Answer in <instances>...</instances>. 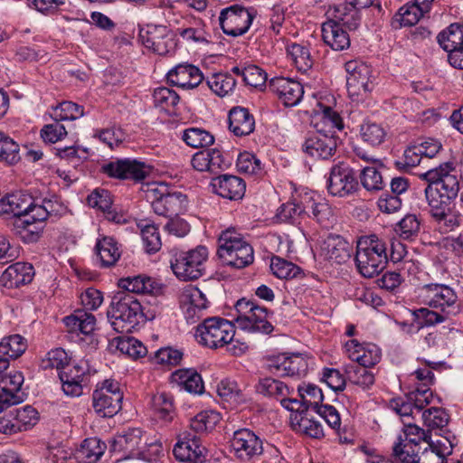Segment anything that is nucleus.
<instances>
[{"label": "nucleus", "instance_id": "473e14b6", "mask_svg": "<svg viewBox=\"0 0 463 463\" xmlns=\"http://www.w3.org/2000/svg\"><path fill=\"white\" fill-rule=\"evenodd\" d=\"M95 250L103 268L114 266L121 255L117 241L109 236L98 239Z\"/></svg>", "mask_w": 463, "mask_h": 463}, {"label": "nucleus", "instance_id": "37998d69", "mask_svg": "<svg viewBox=\"0 0 463 463\" xmlns=\"http://www.w3.org/2000/svg\"><path fill=\"white\" fill-rule=\"evenodd\" d=\"M26 348V341L22 335H12L4 337L0 342V356L16 359L24 353Z\"/></svg>", "mask_w": 463, "mask_h": 463}, {"label": "nucleus", "instance_id": "603ef678", "mask_svg": "<svg viewBox=\"0 0 463 463\" xmlns=\"http://www.w3.org/2000/svg\"><path fill=\"white\" fill-rule=\"evenodd\" d=\"M84 114L83 108L72 101H62L51 114L56 121L75 120Z\"/></svg>", "mask_w": 463, "mask_h": 463}, {"label": "nucleus", "instance_id": "c03bdc74", "mask_svg": "<svg viewBox=\"0 0 463 463\" xmlns=\"http://www.w3.org/2000/svg\"><path fill=\"white\" fill-rule=\"evenodd\" d=\"M350 359L355 362V365L371 368L381 360V350L375 345H368L364 349H355L351 352Z\"/></svg>", "mask_w": 463, "mask_h": 463}, {"label": "nucleus", "instance_id": "8fccbe9b", "mask_svg": "<svg viewBox=\"0 0 463 463\" xmlns=\"http://www.w3.org/2000/svg\"><path fill=\"white\" fill-rule=\"evenodd\" d=\"M270 269L277 278L284 279L298 278L302 273L298 266L277 256L271 259Z\"/></svg>", "mask_w": 463, "mask_h": 463}, {"label": "nucleus", "instance_id": "b1692460", "mask_svg": "<svg viewBox=\"0 0 463 463\" xmlns=\"http://www.w3.org/2000/svg\"><path fill=\"white\" fill-rule=\"evenodd\" d=\"M247 317H237L236 323L244 330L270 334L274 327L267 320L269 310L257 304Z\"/></svg>", "mask_w": 463, "mask_h": 463}, {"label": "nucleus", "instance_id": "5fc2aeb1", "mask_svg": "<svg viewBox=\"0 0 463 463\" xmlns=\"http://www.w3.org/2000/svg\"><path fill=\"white\" fill-rule=\"evenodd\" d=\"M145 250L147 253H156L161 249L162 243L157 228L153 224L138 223Z\"/></svg>", "mask_w": 463, "mask_h": 463}, {"label": "nucleus", "instance_id": "6e6552de", "mask_svg": "<svg viewBox=\"0 0 463 463\" xmlns=\"http://www.w3.org/2000/svg\"><path fill=\"white\" fill-rule=\"evenodd\" d=\"M420 297L430 307L455 316L459 312L456 292L445 284L430 283L420 288Z\"/></svg>", "mask_w": 463, "mask_h": 463}, {"label": "nucleus", "instance_id": "f8f14e48", "mask_svg": "<svg viewBox=\"0 0 463 463\" xmlns=\"http://www.w3.org/2000/svg\"><path fill=\"white\" fill-rule=\"evenodd\" d=\"M100 172L111 178L141 182L149 175L150 167L143 162L125 158L102 165Z\"/></svg>", "mask_w": 463, "mask_h": 463}, {"label": "nucleus", "instance_id": "de8ad7c7", "mask_svg": "<svg viewBox=\"0 0 463 463\" xmlns=\"http://www.w3.org/2000/svg\"><path fill=\"white\" fill-rule=\"evenodd\" d=\"M394 231L401 239L412 241L419 236L420 222L415 214H407L397 223Z\"/></svg>", "mask_w": 463, "mask_h": 463}, {"label": "nucleus", "instance_id": "c756f323", "mask_svg": "<svg viewBox=\"0 0 463 463\" xmlns=\"http://www.w3.org/2000/svg\"><path fill=\"white\" fill-rule=\"evenodd\" d=\"M322 38L324 43L334 51H343L350 46L348 33L338 24L327 20L322 24Z\"/></svg>", "mask_w": 463, "mask_h": 463}, {"label": "nucleus", "instance_id": "09e8293b", "mask_svg": "<svg viewBox=\"0 0 463 463\" xmlns=\"http://www.w3.org/2000/svg\"><path fill=\"white\" fill-rule=\"evenodd\" d=\"M206 85L216 95L224 97L236 86L235 79L228 73H214L207 79Z\"/></svg>", "mask_w": 463, "mask_h": 463}, {"label": "nucleus", "instance_id": "a878e982", "mask_svg": "<svg viewBox=\"0 0 463 463\" xmlns=\"http://www.w3.org/2000/svg\"><path fill=\"white\" fill-rule=\"evenodd\" d=\"M352 249L343 237L332 234L325 240L322 248L326 258L336 264L345 263L351 258Z\"/></svg>", "mask_w": 463, "mask_h": 463}, {"label": "nucleus", "instance_id": "6e6d98bb", "mask_svg": "<svg viewBox=\"0 0 463 463\" xmlns=\"http://www.w3.org/2000/svg\"><path fill=\"white\" fill-rule=\"evenodd\" d=\"M71 364V358L62 348H55L46 354V357L42 360L41 366L44 370L56 368L58 374L60 371L64 370L67 365Z\"/></svg>", "mask_w": 463, "mask_h": 463}, {"label": "nucleus", "instance_id": "ea45409f", "mask_svg": "<svg viewBox=\"0 0 463 463\" xmlns=\"http://www.w3.org/2000/svg\"><path fill=\"white\" fill-rule=\"evenodd\" d=\"M424 13L425 12L421 10L420 7H418L414 4L405 5L402 6L393 16L392 20V26L394 29H398L402 26H412L419 22Z\"/></svg>", "mask_w": 463, "mask_h": 463}, {"label": "nucleus", "instance_id": "4468645a", "mask_svg": "<svg viewBox=\"0 0 463 463\" xmlns=\"http://www.w3.org/2000/svg\"><path fill=\"white\" fill-rule=\"evenodd\" d=\"M231 448L236 458L248 462L262 454L263 442L250 429H240L233 432Z\"/></svg>", "mask_w": 463, "mask_h": 463}, {"label": "nucleus", "instance_id": "a18cd8bd", "mask_svg": "<svg viewBox=\"0 0 463 463\" xmlns=\"http://www.w3.org/2000/svg\"><path fill=\"white\" fill-rule=\"evenodd\" d=\"M182 139L194 148L205 147L214 143L213 136L207 130L199 128H190L183 132Z\"/></svg>", "mask_w": 463, "mask_h": 463}, {"label": "nucleus", "instance_id": "bb28decb", "mask_svg": "<svg viewBox=\"0 0 463 463\" xmlns=\"http://www.w3.org/2000/svg\"><path fill=\"white\" fill-rule=\"evenodd\" d=\"M229 129L237 137L248 136L254 131L255 119L248 109L232 108L228 116Z\"/></svg>", "mask_w": 463, "mask_h": 463}, {"label": "nucleus", "instance_id": "4d7b16f0", "mask_svg": "<svg viewBox=\"0 0 463 463\" xmlns=\"http://www.w3.org/2000/svg\"><path fill=\"white\" fill-rule=\"evenodd\" d=\"M288 54L299 71L306 72L311 69L313 61L307 47L294 43L288 48Z\"/></svg>", "mask_w": 463, "mask_h": 463}, {"label": "nucleus", "instance_id": "9b49d317", "mask_svg": "<svg viewBox=\"0 0 463 463\" xmlns=\"http://www.w3.org/2000/svg\"><path fill=\"white\" fill-rule=\"evenodd\" d=\"M327 191L333 196L346 197L358 189L354 171L345 162L332 166L327 179Z\"/></svg>", "mask_w": 463, "mask_h": 463}, {"label": "nucleus", "instance_id": "13d9d810", "mask_svg": "<svg viewBox=\"0 0 463 463\" xmlns=\"http://www.w3.org/2000/svg\"><path fill=\"white\" fill-rule=\"evenodd\" d=\"M153 99L156 107L170 111L179 102V95L167 87H159L154 90Z\"/></svg>", "mask_w": 463, "mask_h": 463}, {"label": "nucleus", "instance_id": "9d476101", "mask_svg": "<svg viewBox=\"0 0 463 463\" xmlns=\"http://www.w3.org/2000/svg\"><path fill=\"white\" fill-rule=\"evenodd\" d=\"M157 195L152 202L155 213L166 218L177 217L187 209V196L179 191H168L167 186L160 185L156 190Z\"/></svg>", "mask_w": 463, "mask_h": 463}, {"label": "nucleus", "instance_id": "20e7f679", "mask_svg": "<svg viewBox=\"0 0 463 463\" xmlns=\"http://www.w3.org/2000/svg\"><path fill=\"white\" fill-rule=\"evenodd\" d=\"M208 258L205 246H197L186 251H176L171 259V269L181 280H195L204 272V263Z\"/></svg>", "mask_w": 463, "mask_h": 463}, {"label": "nucleus", "instance_id": "864d4df0", "mask_svg": "<svg viewBox=\"0 0 463 463\" xmlns=\"http://www.w3.org/2000/svg\"><path fill=\"white\" fill-rule=\"evenodd\" d=\"M392 456L395 463H418L419 458L415 448L411 443L402 442V435L398 437L397 442L392 447Z\"/></svg>", "mask_w": 463, "mask_h": 463}, {"label": "nucleus", "instance_id": "58836bf2", "mask_svg": "<svg viewBox=\"0 0 463 463\" xmlns=\"http://www.w3.org/2000/svg\"><path fill=\"white\" fill-rule=\"evenodd\" d=\"M437 40L446 52L463 45V25L457 23L451 24L438 34Z\"/></svg>", "mask_w": 463, "mask_h": 463}, {"label": "nucleus", "instance_id": "dca6fc26", "mask_svg": "<svg viewBox=\"0 0 463 463\" xmlns=\"http://www.w3.org/2000/svg\"><path fill=\"white\" fill-rule=\"evenodd\" d=\"M173 453L175 458L182 462L204 463L208 451L197 435L191 431H184L178 435Z\"/></svg>", "mask_w": 463, "mask_h": 463}, {"label": "nucleus", "instance_id": "7c9ffc66", "mask_svg": "<svg viewBox=\"0 0 463 463\" xmlns=\"http://www.w3.org/2000/svg\"><path fill=\"white\" fill-rule=\"evenodd\" d=\"M92 406L95 412L102 418H111L122 408V399L118 394L109 396L94 391L92 394Z\"/></svg>", "mask_w": 463, "mask_h": 463}, {"label": "nucleus", "instance_id": "72a5a7b5", "mask_svg": "<svg viewBox=\"0 0 463 463\" xmlns=\"http://www.w3.org/2000/svg\"><path fill=\"white\" fill-rule=\"evenodd\" d=\"M63 323L68 331L90 335L95 329L96 318L83 310H76L73 314L63 318Z\"/></svg>", "mask_w": 463, "mask_h": 463}, {"label": "nucleus", "instance_id": "f3484780", "mask_svg": "<svg viewBox=\"0 0 463 463\" xmlns=\"http://www.w3.org/2000/svg\"><path fill=\"white\" fill-rule=\"evenodd\" d=\"M267 368L279 376L301 377L306 375L308 364L300 354H280L268 359Z\"/></svg>", "mask_w": 463, "mask_h": 463}, {"label": "nucleus", "instance_id": "7ed1b4c3", "mask_svg": "<svg viewBox=\"0 0 463 463\" xmlns=\"http://www.w3.org/2000/svg\"><path fill=\"white\" fill-rule=\"evenodd\" d=\"M217 255L224 265L237 269L248 267L254 260L252 246L234 228L220 234Z\"/></svg>", "mask_w": 463, "mask_h": 463}, {"label": "nucleus", "instance_id": "338daca9", "mask_svg": "<svg viewBox=\"0 0 463 463\" xmlns=\"http://www.w3.org/2000/svg\"><path fill=\"white\" fill-rule=\"evenodd\" d=\"M422 419L424 424L432 430H441L449 423V415L441 408L432 407L424 411L422 413Z\"/></svg>", "mask_w": 463, "mask_h": 463}, {"label": "nucleus", "instance_id": "bf43d9fd", "mask_svg": "<svg viewBox=\"0 0 463 463\" xmlns=\"http://www.w3.org/2000/svg\"><path fill=\"white\" fill-rule=\"evenodd\" d=\"M117 348L122 353L132 358L144 357L146 353V347L134 337H117Z\"/></svg>", "mask_w": 463, "mask_h": 463}, {"label": "nucleus", "instance_id": "2eb2a0df", "mask_svg": "<svg viewBox=\"0 0 463 463\" xmlns=\"http://www.w3.org/2000/svg\"><path fill=\"white\" fill-rule=\"evenodd\" d=\"M142 43L155 53L165 55L175 51L176 43L173 32L165 25L147 24L139 33Z\"/></svg>", "mask_w": 463, "mask_h": 463}, {"label": "nucleus", "instance_id": "c85d7f7f", "mask_svg": "<svg viewBox=\"0 0 463 463\" xmlns=\"http://www.w3.org/2000/svg\"><path fill=\"white\" fill-rule=\"evenodd\" d=\"M303 204L306 203V211H311L312 217L323 228L333 226L335 218L332 207L325 201L317 202L309 193L303 194Z\"/></svg>", "mask_w": 463, "mask_h": 463}, {"label": "nucleus", "instance_id": "f257e3e1", "mask_svg": "<svg viewBox=\"0 0 463 463\" xmlns=\"http://www.w3.org/2000/svg\"><path fill=\"white\" fill-rule=\"evenodd\" d=\"M113 329L120 334L131 333L146 315L139 300L132 294L118 292L111 299L107 311Z\"/></svg>", "mask_w": 463, "mask_h": 463}, {"label": "nucleus", "instance_id": "39448f33", "mask_svg": "<svg viewBox=\"0 0 463 463\" xmlns=\"http://www.w3.org/2000/svg\"><path fill=\"white\" fill-rule=\"evenodd\" d=\"M232 322L219 317H207L196 327L198 343L211 349L223 347L234 336Z\"/></svg>", "mask_w": 463, "mask_h": 463}, {"label": "nucleus", "instance_id": "49530a36", "mask_svg": "<svg viewBox=\"0 0 463 463\" xmlns=\"http://www.w3.org/2000/svg\"><path fill=\"white\" fill-rule=\"evenodd\" d=\"M154 413L165 421H171L174 418V403L170 395L165 392L154 395L151 400Z\"/></svg>", "mask_w": 463, "mask_h": 463}, {"label": "nucleus", "instance_id": "0eeeda50", "mask_svg": "<svg viewBox=\"0 0 463 463\" xmlns=\"http://www.w3.org/2000/svg\"><path fill=\"white\" fill-rule=\"evenodd\" d=\"M257 11L240 5H233L221 11L219 23L226 35L237 37L248 32Z\"/></svg>", "mask_w": 463, "mask_h": 463}, {"label": "nucleus", "instance_id": "412c9836", "mask_svg": "<svg viewBox=\"0 0 463 463\" xmlns=\"http://www.w3.org/2000/svg\"><path fill=\"white\" fill-rule=\"evenodd\" d=\"M171 85L191 90L203 82V76L200 69L193 64L180 63L170 70L166 75Z\"/></svg>", "mask_w": 463, "mask_h": 463}, {"label": "nucleus", "instance_id": "5701e85b", "mask_svg": "<svg viewBox=\"0 0 463 463\" xmlns=\"http://www.w3.org/2000/svg\"><path fill=\"white\" fill-rule=\"evenodd\" d=\"M181 305L184 310L185 317L195 322L194 318H200L201 312L207 307V299L204 294L195 287L185 288L181 295Z\"/></svg>", "mask_w": 463, "mask_h": 463}, {"label": "nucleus", "instance_id": "774afa93", "mask_svg": "<svg viewBox=\"0 0 463 463\" xmlns=\"http://www.w3.org/2000/svg\"><path fill=\"white\" fill-rule=\"evenodd\" d=\"M361 183L368 191H379L384 186L382 174L373 166H365L363 169Z\"/></svg>", "mask_w": 463, "mask_h": 463}, {"label": "nucleus", "instance_id": "a211bd4d", "mask_svg": "<svg viewBox=\"0 0 463 463\" xmlns=\"http://www.w3.org/2000/svg\"><path fill=\"white\" fill-rule=\"evenodd\" d=\"M144 434L140 428H128L114 438L111 449L123 452L127 458L137 457L147 446Z\"/></svg>", "mask_w": 463, "mask_h": 463}, {"label": "nucleus", "instance_id": "1a4fd4ad", "mask_svg": "<svg viewBox=\"0 0 463 463\" xmlns=\"http://www.w3.org/2000/svg\"><path fill=\"white\" fill-rule=\"evenodd\" d=\"M338 144L339 137L335 131L327 133L323 129H317L307 135L302 144V150L313 158L329 160L336 153Z\"/></svg>", "mask_w": 463, "mask_h": 463}, {"label": "nucleus", "instance_id": "052dcab7", "mask_svg": "<svg viewBox=\"0 0 463 463\" xmlns=\"http://www.w3.org/2000/svg\"><path fill=\"white\" fill-rule=\"evenodd\" d=\"M0 160L8 165H14L20 160L19 145L2 132H0Z\"/></svg>", "mask_w": 463, "mask_h": 463}, {"label": "nucleus", "instance_id": "2f4dec72", "mask_svg": "<svg viewBox=\"0 0 463 463\" xmlns=\"http://www.w3.org/2000/svg\"><path fill=\"white\" fill-rule=\"evenodd\" d=\"M171 383L194 394H201L204 389L201 375L192 369L176 370L171 374Z\"/></svg>", "mask_w": 463, "mask_h": 463}, {"label": "nucleus", "instance_id": "c9c22d12", "mask_svg": "<svg viewBox=\"0 0 463 463\" xmlns=\"http://www.w3.org/2000/svg\"><path fill=\"white\" fill-rule=\"evenodd\" d=\"M106 444L98 438H89L82 441L76 451V458L80 463H96L104 454Z\"/></svg>", "mask_w": 463, "mask_h": 463}, {"label": "nucleus", "instance_id": "6ab92c4d", "mask_svg": "<svg viewBox=\"0 0 463 463\" xmlns=\"http://www.w3.org/2000/svg\"><path fill=\"white\" fill-rule=\"evenodd\" d=\"M269 88L286 107L298 105L304 94V88L301 83L284 77L271 79Z\"/></svg>", "mask_w": 463, "mask_h": 463}, {"label": "nucleus", "instance_id": "f704fd0d", "mask_svg": "<svg viewBox=\"0 0 463 463\" xmlns=\"http://www.w3.org/2000/svg\"><path fill=\"white\" fill-rule=\"evenodd\" d=\"M303 194H298L293 196L292 200L283 203L277 213V218L280 222H289L291 223L297 222L304 216H310L306 211V203L303 204Z\"/></svg>", "mask_w": 463, "mask_h": 463}, {"label": "nucleus", "instance_id": "0e129e2a", "mask_svg": "<svg viewBox=\"0 0 463 463\" xmlns=\"http://www.w3.org/2000/svg\"><path fill=\"white\" fill-rule=\"evenodd\" d=\"M30 204H32L30 209H28L23 218L33 222H39L43 223L48 216L54 212V203L51 200H44L43 204H38L33 199Z\"/></svg>", "mask_w": 463, "mask_h": 463}, {"label": "nucleus", "instance_id": "e2e57ef3", "mask_svg": "<svg viewBox=\"0 0 463 463\" xmlns=\"http://www.w3.org/2000/svg\"><path fill=\"white\" fill-rule=\"evenodd\" d=\"M299 396L304 400L307 411L312 408L314 411L320 407L324 400V395L320 388L314 384H307V386H298V388Z\"/></svg>", "mask_w": 463, "mask_h": 463}, {"label": "nucleus", "instance_id": "aec40b11", "mask_svg": "<svg viewBox=\"0 0 463 463\" xmlns=\"http://www.w3.org/2000/svg\"><path fill=\"white\" fill-rule=\"evenodd\" d=\"M59 379L65 395L79 397L83 392V385L87 380V368L81 364L71 363L60 371Z\"/></svg>", "mask_w": 463, "mask_h": 463}, {"label": "nucleus", "instance_id": "79ce46f5", "mask_svg": "<svg viewBox=\"0 0 463 463\" xmlns=\"http://www.w3.org/2000/svg\"><path fill=\"white\" fill-rule=\"evenodd\" d=\"M348 381L363 389L370 388L374 383V373L369 369L354 363L345 366Z\"/></svg>", "mask_w": 463, "mask_h": 463}, {"label": "nucleus", "instance_id": "cd10ccee", "mask_svg": "<svg viewBox=\"0 0 463 463\" xmlns=\"http://www.w3.org/2000/svg\"><path fill=\"white\" fill-rule=\"evenodd\" d=\"M328 13L331 16L329 20L338 24L343 28H347L349 31H354L360 25V10L347 1L344 4L334 5L329 9Z\"/></svg>", "mask_w": 463, "mask_h": 463}, {"label": "nucleus", "instance_id": "ddd939ff", "mask_svg": "<svg viewBox=\"0 0 463 463\" xmlns=\"http://www.w3.org/2000/svg\"><path fill=\"white\" fill-rule=\"evenodd\" d=\"M347 73L346 88L351 98L358 99L372 91L373 84L370 80V68L358 61H349L345 65Z\"/></svg>", "mask_w": 463, "mask_h": 463}, {"label": "nucleus", "instance_id": "3c124183", "mask_svg": "<svg viewBox=\"0 0 463 463\" xmlns=\"http://www.w3.org/2000/svg\"><path fill=\"white\" fill-rule=\"evenodd\" d=\"M256 390L260 394L275 398L285 397L289 392L283 382L270 377L260 379Z\"/></svg>", "mask_w": 463, "mask_h": 463}, {"label": "nucleus", "instance_id": "e433bc0d", "mask_svg": "<svg viewBox=\"0 0 463 463\" xmlns=\"http://www.w3.org/2000/svg\"><path fill=\"white\" fill-rule=\"evenodd\" d=\"M33 265L25 262H16L5 269L2 278L9 280L11 288H18L29 284L33 280Z\"/></svg>", "mask_w": 463, "mask_h": 463}, {"label": "nucleus", "instance_id": "393cba45", "mask_svg": "<svg viewBox=\"0 0 463 463\" xmlns=\"http://www.w3.org/2000/svg\"><path fill=\"white\" fill-rule=\"evenodd\" d=\"M118 287L126 290V293L157 295L162 290V284L146 275L122 278L118 280Z\"/></svg>", "mask_w": 463, "mask_h": 463}, {"label": "nucleus", "instance_id": "4be33fe9", "mask_svg": "<svg viewBox=\"0 0 463 463\" xmlns=\"http://www.w3.org/2000/svg\"><path fill=\"white\" fill-rule=\"evenodd\" d=\"M211 186L216 194L234 201L241 200L246 191V184L242 178L228 174L213 178Z\"/></svg>", "mask_w": 463, "mask_h": 463}, {"label": "nucleus", "instance_id": "f03ea898", "mask_svg": "<svg viewBox=\"0 0 463 463\" xmlns=\"http://www.w3.org/2000/svg\"><path fill=\"white\" fill-rule=\"evenodd\" d=\"M354 260L358 271L364 278L380 274L388 260L385 241L375 234L361 237L357 241Z\"/></svg>", "mask_w": 463, "mask_h": 463}, {"label": "nucleus", "instance_id": "69168bd1", "mask_svg": "<svg viewBox=\"0 0 463 463\" xmlns=\"http://www.w3.org/2000/svg\"><path fill=\"white\" fill-rule=\"evenodd\" d=\"M297 428L299 432L310 438L320 439L324 437L322 424L318 420L308 417L307 411L299 416Z\"/></svg>", "mask_w": 463, "mask_h": 463}, {"label": "nucleus", "instance_id": "680f3d73", "mask_svg": "<svg viewBox=\"0 0 463 463\" xmlns=\"http://www.w3.org/2000/svg\"><path fill=\"white\" fill-rule=\"evenodd\" d=\"M363 140L372 146L381 145L386 137V131L382 125L374 122H364L360 128Z\"/></svg>", "mask_w": 463, "mask_h": 463}, {"label": "nucleus", "instance_id": "a19ab883", "mask_svg": "<svg viewBox=\"0 0 463 463\" xmlns=\"http://www.w3.org/2000/svg\"><path fill=\"white\" fill-rule=\"evenodd\" d=\"M425 196L430 206V213L433 219L444 216V213L450 210L451 200H445L439 194L436 186H428L425 188Z\"/></svg>", "mask_w": 463, "mask_h": 463}, {"label": "nucleus", "instance_id": "4c0bfd02", "mask_svg": "<svg viewBox=\"0 0 463 463\" xmlns=\"http://www.w3.org/2000/svg\"><path fill=\"white\" fill-rule=\"evenodd\" d=\"M43 229V223L30 222L23 217H17L13 222V231L26 243L36 242Z\"/></svg>", "mask_w": 463, "mask_h": 463}, {"label": "nucleus", "instance_id": "423d86ee", "mask_svg": "<svg viewBox=\"0 0 463 463\" xmlns=\"http://www.w3.org/2000/svg\"><path fill=\"white\" fill-rule=\"evenodd\" d=\"M420 177L428 182V186H436L445 200H455L460 190L459 178L451 162L439 164L420 174Z\"/></svg>", "mask_w": 463, "mask_h": 463}]
</instances>
